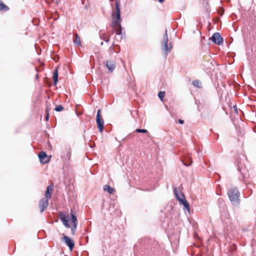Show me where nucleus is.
<instances>
[{"mask_svg": "<svg viewBox=\"0 0 256 256\" xmlns=\"http://www.w3.org/2000/svg\"><path fill=\"white\" fill-rule=\"evenodd\" d=\"M71 220L72 222V226L71 227L72 234L74 235L76 230L77 226L78 224V220L76 216L74 214L72 210H71L70 212Z\"/></svg>", "mask_w": 256, "mask_h": 256, "instance_id": "423d86ee", "label": "nucleus"}, {"mask_svg": "<svg viewBox=\"0 0 256 256\" xmlns=\"http://www.w3.org/2000/svg\"><path fill=\"white\" fill-rule=\"evenodd\" d=\"M9 8L2 2L0 1V10L7 11Z\"/></svg>", "mask_w": 256, "mask_h": 256, "instance_id": "412c9836", "label": "nucleus"}, {"mask_svg": "<svg viewBox=\"0 0 256 256\" xmlns=\"http://www.w3.org/2000/svg\"><path fill=\"white\" fill-rule=\"evenodd\" d=\"M165 95V92H159L158 94V96L160 98V100H162L163 98H164Z\"/></svg>", "mask_w": 256, "mask_h": 256, "instance_id": "b1692460", "label": "nucleus"}, {"mask_svg": "<svg viewBox=\"0 0 256 256\" xmlns=\"http://www.w3.org/2000/svg\"><path fill=\"white\" fill-rule=\"evenodd\" d=\"M180 203L184 206V209H186L188 212L190 211V205L186 199L180 202Z\"/></svg>", "mask_w": 256, "mask_h": 256, "instance_id": "6ab92c4d", "label": "nucleus"}, {"mask_svg": "<svg viewBox=\"0 0 256 256\" xmlns=\"http://www.w3.org/2000/svg\"><path fill=\"white\" fill-rule=\"evenodd\" d=\"M53 190L52 186H48L47 187L46 190L45 194V198H50L52 197V192Z\"/></svg>", "mask_w": 256, "mask_h": 256, "instance_id": "dca6fc26", "label": "nucleus"}, {"mask_svg": "<svg viewBox=\"0 0 256 256\" xmlns=\"http://www.w3.org/2000/svg\"><path fill=\"white\" fill-rule=\"evenodd\" d=\"M114 52H116V50H114V48H113V46H111L110 48H109V52L110 54H112Z\"/></svg>", "mask_w": 256, "mask_h": 256, "instance_id": "a878e982", "label": "nucleus"}, {"mask_svg": "<svg viewBox=\"0 0 256 256\" xmlns=\"http://www.w3.org/2000/svg\"><path fill=\"white\" fill-rule=\"evenodd\" d=\"M72 156V150L70 146H66L61 154L62 161L65 164L69 162Z\"/></svg>", "mask_w": 256, "mask_h": 256, "instance_id": "20e7f679", "label": "nucleus"}, {"mask_svg": "<svg viewBox=\"0 0 256 256\" xmlns=\"http://www.w3.org/2000/svg\"><path fill=\"white\" fill-rule=\"evenodd\" d=\"M102 39L104 40L106 42H108L109 40H110V38L109 37H108V38H103Z\"/></svg>", "mask_w": 256, "mask_h": 256, "instance_id": "cd10ccee", "label": "nucleus"}, {"mask_svg": "<svg viewBox=\"0 0 256 256\" xmlns=\"http://www.w3.org/2000/svg\"><path fill=\"white\" fill-rule=\"evenodd\" d=\"M74 42L77 45L80 46L81 44V42L80 36L77 34H75L74 40Z\"/></svg>", "mask_w": 256, "mask_h": 256, "instance_id": "aec40b11", "label": "nucleus"}, {"mask_svg": "<svg viewBox=\"0 0 256 256\" xmlns=\"http://www.w3.org/2000/svg\"><path fill=\"white\" fill-rule=\"evenodd\" d=\"M158 0L160 2L162 3L164 2V0Z\"/></svg>", "mask_w": 256, "mask_h": 256, "instance_id": "2f4dec72", "label": "nucleus"}, {"mask_svg": "<svg viewBox=\"0 0 256 256\" xmlns=\"http://www.w3.org/2000/svg\"><path fill=\"white\" fill-rule=\"evenodd\" d=\"M136 132H141V133H147L148 130L145 129H140V128H137L136 130Z\"/></svg>", "mask_w": 256, "mask_h": 256, "instance_id": "393cba45", "label": "nucleus"}, {"mask_svg": "<svg viewBox=\"0 0 256 256\" xmlns=\"http://www.w3.org/2000/svg\"><path fill=\"white\" fill-rule=\"evenodd\" d=\"M104 64L111 72L114 71L116 67V62L114 60H106L104 62Z\"/></svg>", "mask_w": 256, "mask_h": 256, "instance_id": "9b49d317", "label": "nucleus"}, {"mask_svg": "<svg viewBox=\"0 0 256 256\" xmlns=\"http://www.w3.org/2000/svg\"><path fill=\"white\" fill-rule=\"evenodd\" d=\"M53 18H54V20H57V19H58V16L57 17H56L55 16H54Z\"/></svg>", "mask_w": 256, "mask_h": 256, "instance_id": "7c9ffc66", "label": "nucleus"}, {"mask_svg": "<svg viewBox=\"0 0 256 256\" xmlns=\"http://www.w3.org/2000/svg\"><path fill=\"white\" fill-rule=\"evenodd\" d=\"M63 240L64 241L66 244L69 247L70 250H72L74 246V241L69 236H63Z\"/></svg>", "mask_w": 256, "mask_h": 256, "instance_id": "9d476101", "label": "nucleus"}, {"mask_svg": "<svg viewBox=\"0 0 256 256\" xmlns=\"http://www.w3.org/2000/svg\"><path fill=\"white\" fill-rule=\"evenodd\" d=\"M174 193L176 196V198L180 202L185 199L184 196L183 194L180 192V195L176 188L174 189Z\"/></svg>", "mask_w": 256, "mask_h": 256, "instance_id": "4468645a", "label": "nucleus"}, {"mask_svg": "<svg viewBox=\"0 0 256 256\" xmlns=\"http://www.w3.org/2000/svg\"><path fill=\"white\" fill-rule=\"evenodd\" d=\"M104 190L105 192H107L110 194H112L114 192V188L107 184L104 186Z\"/></svg>", "mask_w": 256, "mask_h": 256, "instance_id": "f3484780", "label": "nucleus"}, {"mask_svg": "<svg viewBox=\"0 0 256 256\" xmlns=\"http://www.w3.org/2000/svg\"><path fill=\"white\" fill-rule=\"evenodd\" d=\"M52 78L54 82V84L55 86L56 85L58 81V72L57 70H56L54 72L53 74Z\"/></svg>", "mask_w": 256, "mask_h": 256, "instance_id": "a211bd4d", "label": "nucleus"}, {"mask_svg": "<svg viewBox=\"0 0 256 256\" xmlns=\"http://www.w3.org/2000/svg\"><path fill=\"white\" fill-rule=\"evenodd\" d=\"M116 12L112 15V22L111 26L117 35H120L122 33V28L120 25V4L118 1L115 2Z\"/></svg>", "mask_w": 256, "mask_h": 256, "instance_id": "f257e3e1", "label": "nucleus"}, {"mask_svg": "<svg viewBox=\"0 0 256 256\" xmlns=\"http://www.w3.org/2000/svg\"><path fill=\"white\" fill-rule=\"evenodd\" d=\"M228 198L232 202L234 206H237L239 204L240 200V192L236 188H230L228 192Z\"/></svg>", "mask_w": 256, "mask_h": 256, "instance_id": "f03ea898", "label": "nucleus"}, {"mask_svg": "<svg viewBox=\"0 0 256 256\" xmlns=\"http://www.w3.org/2000/svg\"><path fill=\"white\" fill-rule=\"evenodd\" d=\"M182 161V164L186 166H190L192 162V159L188 156H184V159Z\"/></svg>", "mask_w": 256, "mask_h": 256, "instance_id": "2eb2a0df", "label": "nucleus"}, {"mask_svg": "<svg viewBox=\"0 0 256 256\" xmlns=\"http://www.w3.org/2000/svg\"><path fill=\"white\" fill-rule=\"evenodd\" d=\"M180 124H184V121L183 120H178Z\"/></svg>", "mask_w": 256, "mask_h": 256, "instance_id": "c756f323", "label": "nucleus"}, {"mask_svg": "<svg viewBox=\"0 0 256 256\" xmlns=\"http://www.w3.org/2000/svg\"><path fill=\"white\" fill-rule=\"evenodd\" d=\"M45 118H46V121H48V118H49V114H48V113L46 114V116H45Z\"/></svg>", "mask_w": 256, "mask_h": 256, "instance_id": "bb28decb", "label": "nucleus"}, {"mask_svg": "<svg viewBox=\"0 0 256 256\" xmlns=\"http://www.w3.org/2000/svg\"><path fill=\"white\" fill-rule=\"evenodd\" d=\"M48 206V198H43L39 202V207L42 212L47 209Z\"/></svg>", "mask_w": 256, "mask_h": 256, "instance_id": "1a4fd4ad", "label": "nucleus"}, {"mask_svg": "<svg viewBox=\"0 0 256 256\" xmlns=\"http://www.w3.org/2000/svg\"><path fill=\"white\" fill-rule=\"evenodd\" d=\"M96 122L100 132H102L104 128V121L100 115V110H98L96 116Z\"/></svg>", "mask_w": 256, "mask_h": 256, "instance_id": "39448f33", "label": "nucleus"}, {"mask_svg": "<svg viewBox=\"0 0 256 256\" xmlns=\"http://www.w3.org/2000/svg\"><path fill=\"white\" fill-rule=\"evenodd\" d=\"M234 110L236 111V113H238V110H237L236 106H234Z\"/></svg>", "mask_w": 256, "mask_h": 256, "instance_id": "c85d7f7f", "label": "nucleus"}, {"mask_svg": "<svg viewBox=\"0 0 256 256\" xmlns=\"http://www.w3.org/2000/svg\"><path fill=\"white\" fill-rule=\"evenodd\" d=\"M60 218L63 224L67 228H70V225L68 224L70 220V216L68 214H66L63 213L60 214Z\"/></svg>", "mask_w": 256, "mask_h": 256, "instance_id": "6e6552de", "label": "nucleus"}, {"mask_svg": "<svg viewBox=\"0 0 256 256\" xmlns=\"http://www.w3.org/2000/svg\"><path fill=\"white\" fill-rule=\"evenodd\" d=\"M103 44V42H100V45H102Z\"/></svg>", "mask_w": 256, "mask_h": 256, "instance_id": "473e14b6", "label": "nucleus"}, {"mask_svg": "<svg viewBox=\"0 0 256 256\" xmlns=\"http://www.w3.org/2000/svg\"><path fill=\"white\" fill-rule=\"evenodd\" d=\"M238 170L240 172L242 175V176L244 181V182H246V184L247 186L248 187V186L250 184H248L246 182V179L247 178V173L248 172V170L247 169H246L245 168H240V166H238Z\"/></svg>", "mask_w": 256, "mask_h": 256, "instance_id": "ddd939ff", "label": "nucleus"}, {"mask_svg": "<svg viewBox=\"0 0 256 256\" xmlns=\"http://www.w3.org/2000/svg\"><path fill=\"white\" fill-rule=\"evenodd\" d=\"M168 36L167 34V30H165V34L164 36L163 40L162 42V50L164 51V54L166 56L168 53H170L172 48V45L170 44L168 45Z\"/></svg>", "mask_w": 256, "mask_h": 256, "instance_id": "7ed1b4c3", "label": "nucleus"}, {"mask_svg": "<svg viewBox=\"0 0 256 256\" xmlns=\"http://www.w3.org/2000/svg\"><path fill=\"white\" fill-rule=\"evenodd\" d=\"M64 110V107L61 105H57L56 106L54 110L56 112H61Z\"/></svg>", "mask_w": 256, "mask_h": 256, "instance_id": "5701e85b", "label": "nucleus"}, {"mask_svg": "<svg viewBox=\"0 0 256 256\" xmlns=\"http://www.w3.org/2000/svg\"><path fill=\"white\" fill-rule=\"evenodd\" d=\"M210 40L214 44L218 45H220L223 42L222 38L220 34L218 32H216L213 34L212 36L210 38Z\"/></svg>", "mask_w": 256, "mask_h": 256, "instance_id": "0eeeda50", "label": "nucleus"}, {"mask_svg": "<svg viewBox=\"0 0 256 256\" xmlns=\"http://www.w3.org/2000/svg\"><path fill=\"white\" fill-rule=\"evenodd\" d=\"M192 84L194 86L198 88H201L202 84L201 82L198 80H194L192 82Z\"/></svg>", "mask_w": 256, "mask_h": 256, "instance_id": "4be33fe9", "label": "nucleus"}, {"mask_svg": "<svg viewBox=\"0 0 256 256\" xmlns=\"http://www.w3.org/2000/svg\"><path fill=\"white\" fill-rule=\"evenodd\" d=\"M38 158L40 162L42 164H46L49 162V158L46 153L43 151L40 152L38 154Z\"/></svg>", "mask_w": 256, "mask_h": 256, "instance_id": "f8f14e48", "label": "nucleus"}]
</instances>
